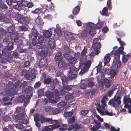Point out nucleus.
Listing matches in <instances>:
<instances>
[{
    "mask_svg": "<svg viewBox=\"0 0 131 131\" xmlns=\"http://www.w3.org/2000/svg\"><path fill=\"white\" fill-rule=\"evenodd\" d=\"M21 84L18 83V84H16L15 85L10 82L8 83L6 86L5 91L3 92V95H7L8 96H10L16 94L17 93V89L21 87Z\"/></svg>",
    "mask_w": 131,
    "mask_h": 131,
    "instance_id": "nucleus-1",
    "label": "nucleus"
},
{
    "mask_svg": "<svg viewBox=\"0 0 131 131\" xmlns=\"http://www.w3.org/2000/svg\"><path fill=\"white\" fill-rule=\"evenodd\" d=\"M117 46H115L113 48V50H112L111 54L114 55V64H115V63H117V66L119 67L120 66V63H121L120 61L119 58L120 54H125L123 51L124 48L123 47H120L118 49L116 50L117 48Z\"/></svg>",
    "mask_w": 131,
    "mask_h": 131,
    "instance_id": "nucleus-2",
    "label": "nucleus"
},
{
    "mask_svg": "<svg viewBox=\"0 0 131 131\" xmlns=\"http://www.w3.org/2000/svg\"><path fill=\"white\" fill-rule=\"evenodd\" d=\"M95 25L94 23L91 22L86 23L85 24V29L82 32L81 36L83 38L87 36L88 33L91 36H93L95 34L94 27Z\"/></svg>",
    "mask_w": 131,
    "mask_h": 131,
    "instance_id": "nucleus-3",
    "label": "nucleus"
},
{
    "mask_svg": "<svg viewBox=\"0 0 131 131\" xmlns=\"http://www.w3.org/2000/svg\"><path fill=\"white\" fill-rule=\"evenodd\" d=\"M87 49H84L81 53V56L80 58V66L85 65L86 67H89L90 66L91 64V60H87V56L85 55L87 53Z\"/></svg>",
    "mask_w": 131,
    "mask_h": 131,
    "instance_id": "nucleus-4",
    "label": "nucleus"
},
{
    "mask_svg": "<svg viewBox=\"0 0 131 131\" xmlns=\"http://www.w3.org/2000/svg\"><path fill=\"white\" fill-rule=\"evenodd\" d=\"M121 101L120 98L119 96L115 97L113 99L110 100L108 103V104L117 109L120 104Z\"/></svg>",
    "mask_w": 131,
    "mask_h": 131,
    "instance_id": "nucleus-5",
    "label": "nucleus"
},
{
    "mask_svg": "<svg viewBox=\"0 0 131 131\" xmlns=\"http://www.w3.org/2000/svg\"><path fill=\"white\" fill-rule=\"evenodd\" d=\"M25 116V113H21L16 115H13V117L16 121L22 124H26L28 123L27 120L23 119Z\"/></svg>",
    "mask_w": 131,
    "mask_h": 131,
    "instance_id": "nucleus-6",
    "label": "nucleus"
},
{
    "mask_svg": "<svg viewBox=\"0 0 131 131\" xmlns=\"http://www.w3.org/2000/svg\"><path fill=\"white\" fill-rule=\"evenodd\" d=\"M40 43H37V47L39 49H41V50L40 51V55L46 56L49 51V49H48L45 45H42Z\"/></svg>",
    "mask_w": 131,
    "mask_h": 131,
    "instance_id": "nucleus-7",
    "label": "nucleus"
},
{
    "mask_svg": "<svg viewBox=\"0 0 131 131\" xmlns=\"http://www.w3.org/2000/svg\"><path fill=\"white\" fill-rule=\"evenodd\" d=\"M96 109L98 112L102 115H105L109 116L113 115V113L111 112H109L107 110H105L104 107L103 106H100L99 104L96 105Z\"/></svg>",
    "mask_w": 131,
    "mask_h": 131,
    "instance_id": "nucleus-8",
    "label": "nucleus"
},
{
    "mask_svg": "<svg viewBox=\"0 0 131 131\" xmlns=\"http://www.w3.org/2000/svg\"><path fill=\"white\" fill-rule=\"evenodd\" d=\"M114 61L112 64V69L110 71V74L112 78H113L116 74L117 72V69H119L121 67V63H120V66L119 67L117 66V63H115V64H114Z\"/></svg>",
    "mask_w": 131,
    "mask_h": 131,
    "instance_id": "nucleus-9",
    "label": "nucleus"
},
{
    "mask_svg": "<svg viewBox=\"0 0 131 131\" xmlns=\"http://www.w3.org/2000/svg\"><path fill=\"white\" fill-rule=\"evenodd\" d=\"M34 119L35 121H39L41 123H43L45 122H49L50 121V118H45L43 116L38 114H37L35 115Z\"/></svg>",
    "mask_w": 131,
    "mask_h": 131,
    "instance_id": "nucleus-10",
    "label": "nucleus"
},
{
    "mask_svg": "<svg viewBox=\"0 0 131 131\" xmlns=\"http://www.w3.org/2000/svg\"><path fill=\"white\" fill-rule=\"evenodd\" d=\"M30 98V97L29 95H27L25 97L24 95H23L18 97L17 100L18 101L21 102L24 101V105L26 106L29 103V100Z\"/></svg>",
    "mask_w": 131,
    "mask_h": 131,
    "instance_id": "nucleus-11",
    "label": "nucleus"
},
{
    "mask_svg": "<svg viewBox=\"0 0 131 131\" xmlns=\"http://www.w3.org/2000/svg\"><path fill=\"white\" fill-rule=\"evenodd\" d=\"M125 108H127L128 113L131 114V99L129 97L124 98L123 100Z\"/></svg>",
    "mask_w": 131,
    "mask_h": 131,
    "instance_id": "nucleus-12",
    "label": "nucleus"
},
{
    "mask_svg": "<svg viewBox=\"0 0 131 131\" xmlns=\"http://www.w3.org/2000/svg\"><path fill=\"white\" fill-rule=\"evenodd\" d=\"M7 49L6 48L4 49L2 51V53L3 55L6 57L8 54V50H12L13 48V43H10L8 46H7Z\"/></svg>",
    "mask_w": 131,
    "mask_h": 131,
    "instance_id": "nucleus-13",
    "label": "nucleus"
},
{
    "mask_svg": "<svg viewBox=\"0 0 131 131\" xmlns=\"http://www.w3.org/2000/svg\"><path fill=\"white\" fill-rule=\"evenodd\" d=\"M62 83L63 84V88L67 90H70L72 89V88L73 87L72 85H64L65 83L67 82V79L65 77H62L61 78Z\"/></svg>",
    "mask_w": 131,
    "mask_h": 131,
    "instance_id": "nucleus-14",
    "label": "nucleus"
},
{
    "mask_svg": "<svg viewBox=\"0 0 131 131\" xmlns=\"http://www.w3.org/2000/svg\"><path fill=\"white\" fill-rule=\"evenodd\" d=\"M99 81H100L101 83V86L105 85V86L107 88H109L110 85V81L105 78H103V80L100 79V80H98Z\"/></svg>",
    "mask_w": 131,
    "mask_h": 131,
    "instance_id": "nucleus-15",
    "label": "nucleus"
},
{
    "mask_svg": "<svg viewBox=\"0 0 131 131\" xmlns=\"http://www.w3.org/2000/svg\"><path fill=\"white\" fill-rule=\"evenodd\" d=\"M45 95L46 97L50 100V102L52 103H56L57 102V100H52V98L53 96V94L51 92L49 91H47L45 92Z\"/></svg>",
    "mask_w": 131,
    "mask_h": 131,
    "instance_id": "nucleus-16",
    "label": "nucleus"
},
{
    "mask_svg": "<svg viewBox=\"0 0 131 131\" xmlns=\"http://www.w3.org/2000/svg\"><path fill=\"white\" fill-rule=\"evenodd\" d=\"M30 20V18L29 16L25 17H22L21 20H18L19 23L26 25L29 23Z\"/></svg>",
    "mask_w": 131,
    "mask_h": 131,
    "instance_id": "nucleus-17",
    "label": "nucleus"
},
{
    "mask_svg": "<svg viewBox=\"0 0 131 131\" xmlns=\"http://www.w3.org/2000/svg\"><path fill=\"white\" fill-rule=\"evenodd\" d=\"M0 21H3L7 23L10 21V17L9 16H4V15H0Z\"/></svg>",
    "mask_w": 131,
    "mask_h": 131,
    "instance_id": "nucleus-18",
    "label": "nucleus"
},
{
    "mask_svg": "<svg viewBox=\"0 0 131 131\" xmlns=\"http://www.w3.org/2000/svg\"><path fill=\"white\" fill-rule=\"evenodd\" d=\"M106 71L107 69L106 68L101 70L99 72H100L101 75L97 78V80H100L101 79L102 80L103 78H104V75L105 74Z\"/></svg>",
    "mask_w": 131,
    "mask_h": 131,
    "instance_id": "nucleus-19",
    "label": "nucleus"
},
{
    "mask_svg": "<svg viewBox=\"0 0 131 131\" xmlns=\"http://www.w3.org/2000/svg\"><path fill=\"white\" fill-rule=\"evenodd\" d=\"M48 44L49 46L50 47V48H48L49 49V50L50 49H53L55 47V42L54 39L53 38L50 39L48 42Z\"/></svg>",
    "mask_w": 131,
    "mask_h": 131,
    "instance_id": "nucleus-20",
    "label": "nucleus"
},
{
    "mask_svg": "<svg viewBox=\"0 0 131 131\" xmlns=\"http://www.w3.org/2000/svg\"><path fill=\"white\" fill-rule=\"evenodd\" d=\"M53 28L49 29L48 30H46L43 32V35L46 38H48L50 37L51 35L53 32L52 29Z\"/></svg>",
    "mask_w": 131,
    "mask_h": 131,
    "instance_id": "nucleus-21",
    "label": "nucleus"
},
{
    "mask_svg": "<svg viewBox=\"0 0 131 131\" xmlns=\"http://www.w3.org/2000/svg\"><path fill=\"white\" fill-rule=\"evenodd\" d=\"M58 127V125H49L46 126L44 128L45 131H51L53 129L57 128Z\"/></svg>",
    "mask_w": 131,
    "mask_h": 131,
    "instance_id": "nucleus-22",
    "label": "nucleus"
},
{
    "mask_svg": "<svg viewBox=\"0 0 131 131\" xmlns=\"http://www.w3.org/2000/svg\"><path fill=\"white\" fill-rule=\"evenodd\" d=\"M79 67L80 68H82L81 70L79 73L80 75H82L84 74L86 71L88 70V69L90 67H86L85 65H83L81 66H80V65Z\"/></svg>",
    "mask_w": 131,
    "mask_h": 131,
    "instance_id": "nucleus-23",
    "label": "nucleus"
},
{
    "mask_svg": "<svg viewBox=\"0 0 131 131\" xmlns=\"http://www.w3.org/2000/svg\"><path fill=\"white\" fill-rule=\"evenodd\" d=\"M62 58L61 52H58L55 57V59L57 63L61 61Z\"/></svg>",
    "mask_w": 131,
    "mask_h": 131,
    "instance_id": "nucleus-24",
    "label": "nucleus"
},
{
    "mask_svg": "<svg viewBox=\"0 0 131 131\" xmlns=\"http://www.w3.org/2000/svg\"><path fill=\"white\" fill-rule=\"evenodd\" d=\"M110 54H113L112 53L107 54L104 57V59L103 61L104 63L105 64H107L108 63L110 60Z\"/></svg>",
    "mask_w": 131,
    "mask_h": 131,
    "instance_id": "nucleus-25",
    "label": "nucleus"
},
{
    "mask_svg": "<svg viewBox=\"0 0 131 131\" xmlns=\"http://www.w3.org/2000/svg\"><path fill=\"white\" fill-rule=\"evenodd\" d=\"M50 121L49 122H51V124H53L52 125H58V127H57V128H59L60 127L59 124L60 122H61V120H52L50 118Z\"/></svg>",
    "mask_w": 131,
    "mask_h": 131,
    "instance_id": "nucleus-26",
    "label": "nucleus"
},
{
    "mask_svg": "<svg viewBox=\"0 0 131 131\" xmlns=\"http://www.w3.org/2000/svg\"><path fill=\"white\" fill-rule=\"evenodd\" d=\"M131 57V54L130 53L125 55H123L122 59V62L124 63H126L128 60L129 58Z\"/></svg>",
    "mask_w": 131,
    "mask_h": 131,
    "instance_id": "nucleus-27",
    "label": "nucleus"
},
{
    "mask_svg": "<svg viewBox=\"0 0 131 131\" xmlns=\"http://www.w3.org/2000/svg\"><path fill=\"white\" fill-rule=\"evenodd\" d=\"M58 63H59L58 66L59 68H65L67 67L68 64L62 60L59 62H58Z\"/></svg>",
    "mask_w": 131,
    "mask_h": 131,
    "instance_id": "nucleus-28",
    "label": "nucleus"
},
{
    "mask_svg": "<svg viewBox=\"0 0 131 131\" xmlns=\"http://www.w3.org/2000/svg\"><path fill=\"white\" fill-rule=\"evenodd\" d=\"M13 16L14 17L17 19L16 20L19 22V20L20 21L21 20V18L23 17L22 15L19 14V13H14L13 14Z\"/></svg>",
    "mask_w": 131,
    "mask_h": 131,
    "instance_id": "nucleus-29",
    "label": "nucleus"
},
{
    "mask_svg": "<svg viewBox=\"0 0 131 131\" xmlns=\"http://www.w3.org/2000/svg\"><path fill=\"white\" fill-rule=\"evenodd\" d=\"M52 30H53V32H54V34H53V35H54L55 34V32L56 31V33L58 36H61L62 35V31L59 28H57L56 29H55L53 28Z\"/></svg>",
    "mask_w": 131,
    "mask_h": 131,
    "instance_id": "nucleus-30",
    "label": "nucleus"
},
{
    "mask_svg": "<svg viewBox=\"0 0 131 131\" xmlns=\"http://www.w3.org/2000/svg\"><path fill=\"white\" fill-rule=\"evenodd\" d=\"M17 4L13 6V8L16 10H19L22 9L21 6L20 5V2L18 1L17 3Z\"/></svg>",
    "mask_w": 131,
    "mask_h": 131,
    "instance_id": "nucleus-31",
    "label": "nucleus"
},
{
    "mask_svg": "<svg viewBox=\"0 0 131 131\" xmlns=\"http://www.w3.org/2000/svg\"><path fill=\"white\" fill-rule=\"evenodd\" d=\"M68 74V78L70 80L74 79L77 77V75L74 73L69 72Z\"/></svg>",
    "mask_w": 131,
    "mask_h": 131,
    "instance_id": "nucleus-32",
    "label": "nucleus"
},
{
    "mask_svg": "<svg viewBox=\"0 0 131 131\" xmlns=\"http://www.w3.org/2000/svg\"><path fill=\"white\" fill-rule=\"evenodd\" d=\"M79 70V69L78 68H77L73 66H72L70 67L69 72L75 73Z\"/></svg>",
    "mask_w": 131,
    "mask_h": 131,
    "instance_id": "nucleus-33",
    "label": "nucleus"
},
{
    "mask_svg": "<svg viewBox=\"0 0 131 131\" xmlns=\"http://www.w3.org/2000/svg\"><path fill=\"white\" fill-rule=\"evenodd\" d=\"M25 109L24 108L22 107L17 106L16 108V113H18L21 112L20 114L21 113H25Z\"/></svg>",
    "mask_w": 131,
    "mask_h": 131,
    "instance_id": "nucleus-34",
    "label": "nucleus"
},
{
    "mask_svg": "<svg viewBox=\"0 0 131 131\" xmlns=\"http://www.w3.org/2000/svg\"><path fill=\"white\" fill-rule=\"evenodd\" d=\"M107 8L105 7L103 8L102 11L100 12V13L103 15L105 16H108V14L107 13Z\"/></svg>",
    "mask_w": 131,
    "mask_h": 131,
    "instance_id": "nucleus-35",
    "label": "nucleus"
},
{
    "mask_svg": "<svg viewBox=\"0 0 131 131\" xmlns=\"http://www.w3.org/2000/svg\"><path fill=\"white\" fill-rule=\"evenodd\" d=\"M94 24L95 25L94 27V29L95 28L98 29L102 28V27L103 26L104 23L102 21L97 24Z\"/></svg>",
    "mask_w": 131,
    "mask_h": 131,
    "instance_id": "nucleus-36",
    "label": "nucleus"
},
{
    "mask_svg": "<svg viewBox=\"0 0 131 131\" xmlns=\"http://www.w3.org/2000/svg\"><path fill=\"white\" fill-rule=\"evenodd\" d=\"M68 61L71 64H74L77 61V59L75 58L71 57Z\"/></svg>",
    "mask_w": 131,
    "mask_h": 131,
    "instance_id": "nucleus-37",
    "label": "nucleus"
},
{
    "mask_svg": "<svg viewBox=\"0 0 131 131\" xmlns=\"http://www.w3.org/2000/svg\"><path fill=\"white\" fill-rule=\"evenodd\" d=\"M35 22L39 25H41L43 24V23L40 17L38 16L35 20Z\"/></svg>",
    "mask_w": 131,
    "mask_h": 131,
    "instance_id": "nucleus-38",
    "label": "nucleus"
},
{
    "mask_svg": "<svg viewBox=\"0 0 131 131\" xmlns=\"http://www.w3.org/2000/svg\"><path fill=\"white\" fill-rule=\"evenodd\" d=\"M53 108L51 107L47 106L45 107L44 110L46 112L49 113L50 114H52Z\"/></svg>",
    "mask_w": 131,
    "mask_h": 131,
    "instance_id": "nucleus-39",
    "label": "nucleus"
},
{
    "mask_svg": "<svg viewBox=\"0 0 131 131\" xmlns=\"http://www.w3.org/2000/svg\"><path fill=\"white\" fill-rule=\"evenodd\" d=\"M66 94L65 96L66 100H70L73 98V96L72 94L68 93Z\"/></svg>",
    "mask_w": 131,
    "mask_h": 131,
    "instance_id": "nucleus-40",
    "label": "nucleus"
},
{
    "mask_svg": "<svg viewBox=\"0 0 131 131\" xmlns=\"http://www.w3.org/2000/svg\"><path fill=\"white\" fill-rule=\"evenodd\" d=\"M31 34L35 38H37L38 35V33L37 30L35 28L32 29Z\"/></svg>",
    "mask_w": 131,
    "mask_h": 131,
    "instance_id": "nucleus-41",
    "label": "nucleus"
},
{
    "mask_svg": "<svg viewBox=\"0 0 131 131\" xmlns=\"http://www.w3.org/2000/svg\"><path fill=\"white\" fill-rule=\"evenodd\" d=\"M67 103L66 102L62 101L58 103L57 106L59 108H62L65 106L67 105Z\"/></svg>",
    "mask_w": 131,
    "mask_h": 131,
    "instance_id": "nucleus-42",
    "label": "nucleus"
},
{
    "mask_svg": "<svg viewBox=\"0 0 131 131\" xmlns=\"http://www.w3.org/2000/svg\"><path fill=\"white\" fill-rule=\"evenodd\" d=\"M80 7L79 6H77L75 7L73 10L72 13L73 14L76 15L79 12Z\"/></svg>",
    "mask_w": 131,
    "mask_h": 131,
    "instance_id": "nucleus-43",
    "label": "nucleus"
},
{
    "mask_svg": "<svg viewBox=\"0 0 131 131\" xmlns=\"http://www.w3.org/2000/svg\"><path fill=\"white\" fill-rule=\"evenodd\" d=\"M19 2H20V5L21 6L22 8H24L26 7V6L27 2L26 1H25V0H23L22 1H18Z\"/></svg>",
    "mask_w": 131,
    "mask_h": 131,
    "instance_id": "nucleus-44",
    "label": "nucleus"
},
{
    "mask_svg": "<svg viewBox=\"0 0 131 131\" xmlns=\"http://www.w3.org/2000/svg\"><path fill=\"white\" fill-rule=\"evenodd\" d=\"M14 26L12 25L10 26L8 28V31L9 33H11L14 30Z\"/></svg>",
    "mask_w": 131,
    "mask_h": 131,
    "instance_id": "nucleus-45",
    "label": "nucleus"
},
{
    "mask_svg": "<svg viewBox=\"0 0 131 131\" xmlns=\"http://www.w3.org/2000/svg\"><path fill=\"white\" fill-rule=\"evenodd\" d=\"M12 38L14 40H17L18 39V34L17 32H14L12 34Z\"/></svg>",
    "mask_w": 131,
    "mask_h": 131,
    "instance_id": "nucleus-46",
    "label": "nucleus"
},
{
    "mask_svg": "<svg viewBox=\"0 0 131 131\" xmlns=\"http://www.w3.org/2000/svg\"><path fill=\"white\" fill-rule=\"evenodd\" d=\"M73 112H65L64 115V116L66 117H69L71 116L73 114Z\"/></svg>",
    "mask_w": 131,
    "mask_h": 131,
    "instance_id": "nucleus-47",
    "label": "nucleus"
},
{
    "mask_svg": "<svg viewBox=\"0 0 131 131\" xmlns=\"http://www.w3.org/2000/svg\"><path fill=\"white\" fill-rule=\"evenodd\" d=\"M92 47L94 49H99L101 47V45L100 43H97L96 44H93Z\"/></svg>",
    "mask_w": 131,
    "mask_h": 131,
    "instance_id": "nucleus-48",
    "label": "nucleus"
},
{
    "mask_svg": "<svg viewBox=\"0 0 131 131\" xmlns=\"http://www.w3.org/2000/svg\"><path fill=\"white\" fill-rule=\"evenodd\" d=\"M60 111H59V109L57 108H53L52 110V114H57L59 113Z\"/></svg>",
    "mask_w": 131,
    "mask_h": 131,
    "instance_id": "nucleus-49",
    "label": "nucleus"
},
{
    "mask_svg": "<svg viewBox=\"0 0 131 131\" xmlns=\"http://www.w3.org/2000/svg\"><path fill=\"white\" fill-rule=\"evenodd\" d=\"M41 8H36L34 10L32 11V12L37 14H39L42 12Z\"/></svg>",
    "mask_w": 131,
    "mask_h": 131,
    "instance_id": "nucleus-50",
    "label": "nucleus"
},
{
    "mask_svg": "<svg viewBox=\"0 0 131 131\" xmlns=\"http://www.w3.org/2000/svg\"><path fill=\"white\" fill-rule=\"evenodd\" d=\"M44 38L43 36H40L38 37V40L39 43H42L44 41Z\"/></svg>",
    "mask_w": 131,
    "mask_h": 131,
    "instance_id": "nucleus-51",
    "label": "nucleus"
},
{
    "mask_svg": "<svg viewBox=\"0 0 131 131\" xmlns=\"http://www.w3.org/2000/svg\"><path fill=\"white\" fill-rule=\"evenodd\" d=\"M68 53H65L63 54V56L64 58L67 60H69V59L71 57L69 55V53L68 52Z\"/></svg>",
    "mask_w": 131,
    "mask_h": 131,
    "instance_id": "nucleus-52",
    "label": "nucleus"
},
{
    "mask_svg": "<svg viewBox=\"0 0 131 131\" xmlns=\"http://www.w3.org/2000/svg\"><path fill=\"white\" fill-rule=\"evenodd\" d=\"M51 79L50 78H47L44 79V82L45 84H49L51 82Z\"/></svg>",
    "mask_w": 131,
    "mask_h": 131,
    "instance_id": "nucleus-53",
    "label": "nucleus"
},
{
    "mask_svg": "<svg viewBox=\"0 0 131 131\" xmlns=\"http://www.w3.org/2000/svg\"><path fill=\"white\" fill-rule=\"evenodd\" d=\"M87 86L88 87H92L94 85V83L92 81H89L88 82Z\"/></svg>",
    "mask_w": 131,
    "mask_h": 131,
    "instance_id": "nucleus-54",
    "label": "nucleus"
},
{
    "mask_svg": "<svg viewBox=\"0 0 131 131\" xmlns=\"http://www.w3.org/2000/svg\"><path fill=\"white\" fill-rule=\"evenodd\" d=\"M107 6L109 9L111 10L112 7L111 6V0H108L107 3Z\"/></svg>",
    "mask_w": 131,
    "mask_h": 131,
    "instance_id": "nucleus-55",
    "label": "nucleus"
},
{
    "mask_svg": "<svg viewBox=\"0 0 131 131\" xmlns=\"http://www.w3.org/2000/svg\"><path fill=\"white\" fill-rule=\"evenodd\" d=\"M16 127L19 129H22L24 128V126L20 124H18L16 125L15 126Z\"/></svg>",
    "mask_w": 131,
    "mask_h": 131,
    "instance_id": "nucleus-56",
    "label": "nucleus"
},
{
    "mask_svg": "<svg viewBox=\"0 0 131 131\" xmlns=\"http://www.w3.org/2000/svg\"><path fill=\"white\" fill-rule=\"evenodd\" d=\"M62 126V127L59 129L60 130H67V127L66 124H63Z\"/></svg>",
    "mask_w": 131,
    "mask_h": 131,
    "instance_id": "nucleus-57",
    "label": "nucleus"
},
{
    "mask_svg": "<svg viewBox=\"0 0 131 131\" xmlns=\"http://www.w3.org/2000/svg\"><path fill=\"white\" fill-rule=\"evenodd\" d=\"M10 119V118L9 116H6L4 117L3 120L4 122H7Z\"/></svg>",
    "mask_w": 131,
    "mask_h": 131,
    "instance_id": "nucleus-58",
    "label": "nucleus"
},
{
    "mask_svg": "<svg viewBox=\"0 0 131 131\" xmlns=\"http://www.w3.org/2000/svg\"><path fill=\"white\" fill-rule=\"evenodd\" d=\"M75 121V118L73 116L72 118H69L68 120V122L69 124H71L74 122Z\"/></svg>",
    "mask_w": 131,
    "mask_h": 131,
    "instance_id": "nucleus-59",
    "label": "nucleus"
},
{
    "mask_svg": "<svg viewBox=\"0 0 131 131\" xmlns=\"http://www.w3.org/2000/svg\"><path fill=\"white\" fill-rule=\"evenodd\" d=\"M117 40L118 41L119 43L121 46V47H123L125 45V43L124 42L121 41L120 38H118Z\"/></svg>",
    "mask_w": 131,
    "mask_h": 131,
    "instance_id": "nucleus-60",
    "label": "nucleus"
},
{
    "mask_svg": "<svg viewBox=\"0 0 131 131\" xmlns=\"http://www.w3.org/2000/svg\"><path fill=\"white\" fill-rule=\"evenodd\" d=\"M89 111L88 110H83L81 112V113L83 115H85L88 113Z\"/></svg>",
    "mask_w": 131,
    "mask_h": 131,
    "instance_id": "nucleus-61",
    "label": "nucleus"
},
{
    "mask_svg": "<svg viewBox=\"0 0 131 131\" xmlns=\"http://www.w3.org/2000/svg\"><path fill=\"white\" fill-rule=\"evenodd\" d=\"M38 93L39 95H42L44 94V91L42 89H40L38 91Z\"/></svg>",
    "mask_w": 131,
    "mask_h": 131,
    "instance_id": "nucleus-62",
    "label": "nucleus"
},
{
    "mask_svg": "<svg viewBox=\"0 0 131 131\" xmlns=\"http://www.w3.org/2000/svg\"><path fill=\"white\" fill-rule=\"evenodd\" d=\"M20 29L23 31H26L27 29V28L24 26H20Z\"/></svg>",
    "mask_w": 131,
    "mask_h": 131,
    "instance_id": "nucleus-63",
    "label": "nucleus"
},
{
    "mask_svg": "<svg viewBox=\"0 0 131 131\" xmlns=\"http://www.w3.org/2000/svg\"><path fill=\"white\" fill-rule=\"evenodd\" d=\"M99 39L98 38L94 39L93 41V44H96L97 43H100L99 42Z\"/></svg>",
    "mask_w": 131,
    "mask_h": 131,
    "instance_id": "nucleus-64",
    "label": "nucleus"
}]
</instances>
